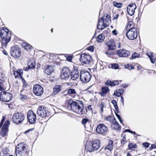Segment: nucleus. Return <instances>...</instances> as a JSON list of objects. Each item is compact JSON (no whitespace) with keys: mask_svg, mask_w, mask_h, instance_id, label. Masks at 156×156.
Here are the masks:
<instances>
[{"mask_svg":"<svg viewBox=\"0 0 156 156\" xmlns=\"http://www.w3.org/2000/svg\"><path fill=\"white\" fill-rule=\"evenodd\" d=\"M69 106L70 107L71 110L75 113L81 115L83 114L84 112V106L82 103L73 101L70 99L67 104V106Z\"/></svg>","mask_w":156,"mask_h":156,"instance_id":"f257e3e1","label":"nucleus"},{"mask_svg":"<svg viewBox=\"0 0 156 156\" xmlns=\"http://www.w3.org/2000/svg\"><path fill=\"white\" fill-rule=\"evenodd\" d=\"M5 120V117L3 116L0 123V128L2 129L0 132V139L7 135V133L9 130V122L8 120L4 122Z\"/></svg>","mask_w":156,"mask_h":156,"instance_id":"f03ea898","label":"nucleus"},{"mask_svg":"<svg viewBox=\"0 0 156 156\" xmlns=\"http://www.w3.org/2000/svg\"><path fill=\"white\" fill-rule=\"evenodd\" d=\"M0 37L2 39V45L6 47L7 44L10 41L11 37V34L9 33L7 28H3L0 31Z\"/></svg>","mask_w":156,"mask_h":156,"instance_id":"7ed1b4c3","label":"nucleus"},{"mask_svg":"<svg viewBox=\"0 0 156 156\" xmlns=\"http://www.w3.org/2000/svg\"><path fill=\"white\" fill-rule=\"evenodd\" d=\"M15 152L16 156H25L27 152L26 145L23 143H20L16 147Z\"/></svg>","mask_w":156,"mask_h":156,"instance_id":"20e7f679","label":"nucleus"},{"mask_svg":"<svg viewBox=\"0 0 156 156\" xmlns=\"http://www.w3.org/2000/svg\"><path fill=\"white\" fill-rule=\"evenodd\" d=\"M25 116L21 112H16L12 116V121L16 124H20L24 120Z\"/></svg>","mask_w":156,"mask_h":156,"instance_id":"39448f33","label":"nucleus"},{"mask_svg":"<svg viewBox=\"0 0 156 156\" xmlns=\"http://www.w3.org/2000/svg\"><path fill=\"white\" fill-rule=\"evenodd\" d=\"M91 77V74L88 71L83 70L80 73V79L83 82L87 83L89 82Z\"/></svg>","mask_w":156,"mask_h":156,"instance_id":"423d86ee","label":"nucleus"},{"mask_svg":"<svg viewBox=\"0 0 156 156\" xmlns=\"http://www.w3.org/2000/svg\"><path fill=\"white\" fill-rule=\"evenodd\" d=\"M92 60L91 56L88 54L83 53L80 55V61L85 65L89 64Z\"/></svg>","mask_w":156,"mask_h":156,"instance_id":"0eeeda50","label":"nucleus"},{"mask_svg":"<svg viewBox=\"0 0 156 156\" xmlns=\"http://www.w3.org/2000/svg\"><path fill=\"white\" fill-rule=\"evenodd\" d=\"M12 94L5 91H2L0 93V99L4 102H9L12 98Z\"/></svg>","mask_w":156,"mask_h":156,"instance_id":"6e6552de","label":"nucleus"},{"mask_svg":"<svg viewBox=\"0 0 156 156\" xmlns=\"http://www.w3.org/2000/svg\"><path fill=\"white\" fill-rule=\"evenodd\" d=\"M37 115L41 117H45L48 116L49 114L47 108L44 106H40L37 110Z\"/></svg>","mask_w":156,"mask_h":156,"instance_id":"1a4fd4ad","label":"nucleus"},{"mask_svg":"<svg viewBox=\"0 0 156 156\" xmlns=\"http://www.w3.org/2000/svg\"><path fill=\"white\" fill-rule=\"evenodd\" d=\"M70 74V71L67 67H64L62 68L60 74V78L62 80H66L69 77Z\"/></svg>","mask_w":156,"mask_h":156,"instance_id":"9d476101","label":"nucleus"},{"mask_svg":"<svg viewBox=\"0 0 156 156\" xmlns=\"http://www.w3.org/2000/svg\"><path fill=\"white\" fill-rule=\"evenodd\" d=\"M126 35L129 39L133 40L137 37V29L129 30L126 33Z\"/></svg>","mask_w":156,"mask_h":156,"instance_id":"9b49d317","label":"nucleus"},{"mask_svg":"<svg viewBox=\"0 0 156 156\" xmlns=\"http://www.w3.org/2000/svg\"><path fill=\"white\" fill-rule=\"evenodd\" d=\"M10 53L11 56L14 58L19 57L21 55V51L17 46L12 47Z\"/></svg>","mask_w":156,"mask_h":156,"instance_id":"f8f14e48","label":"nucleus"},{"mask_svg":"<svg viewBox=\"0 0 156 156\" xmlns=\"http://www.w3.org/2000/svg\"><path fill=\"white\" fill-rule=\"evenodd\" d=\"M108 130V129L106 126L102 123L98 124L96 129L97 132L102 135H104L106 133Z\"/></svg>","mask_w":156,"mask_h":156,"instance_id":"ddd939ff","label":"nucleus"},{"mask_svg":"<svg viewBox=\"0 0 156 156\" xmlns=\"http://www.w3.org/2000/svg\"><path fill=\"white\" fill-rule=\"evenodd\" d=\"M27 119L30 124H34L36 121V114L33 111L29 110L27 112Z\"/></svg>","mask_w":156,"mask_h":156,"instance_id":"4468645a","label":"nucleus"},{"mask_svg":"<svg viewBox=\"0 0 156 156\" xmlns=\"http://www.w3.org/2000/svg\"><path fill=\"white\" fill-rule=\"evenodd\" d=\"M34 93L37 96L41 95L43 93L42 87L39 84L35 85L33 89Z\"/></svg>","mask_w":156,"mask_h":156,"instance_id":"2eb2a0df","label":"nucleus"},{"mask_svg":"<svg viewBox=\"0 0 156 156\" xmlns=\"http://www.w3.org/2000/svg\"><path fill=\"white\" fill-rule=\"evenodd\" d=\"M116 53L117 55L121 57H126L130 54L129 51L124 49L117 51Z\"/></svg>","mask_w":156,"mask_h":156,"instance_id":"dca6fc26","label":"nucleus"},{"mask_svg":"<svg viewBox=\"0 0 156 156\" xmlns=\"http://www.w3.org/2000/svg\"><path fill=\"white\" fill-rule=\"evenodd\" d=\"M136 7L134 4L129 5L127 7V12L128 14L130 16H133L135 12V10Z\"/></svg>","mask_w":156,"mask_h":156,"instance_id":"f3484780","label":"nucleus"},{"mask_svg":"<svg viewBox=\"0 0 156 156\" xmlns=\"http://www.w3.org/2000/svg\"><path fill=\"white\" fill-rule=\"evenodd\" d=\"M79 76V72L77 68L76 67H73V70L71 73V79L72 80H75L77 79Z\"/></svg>","mask_w":156,"mask_h":156,"instance_id":"a211bd4d","label":"nucleus"},{"mask_svg":"<svg viewBox=\"0 0 156 156\" xmlns=\"http://www.w3.org/2000/svg\"><path fill=\"white\" fill-rule=\"evenodd\" d=\"M107 24L104 21L103 18H100L98 21L97 28L100 30H102L107 27Z\"/></svg>","mask_w":156,"mask_h":156,"instance_id":"6ab92c4d","label":"nucleus"},{"mask_svg":"<svg viewBox=\"0 0 156 156\" xmlns=\"http://www.w3.org/2000/svg\"><path fill=\"white\" fill-rule=\"evenodd\" d=\"M54 71V67L51 66L47 65L44 68V72L45 73L48 75H50Z\"/></svg>","mask_w":156,"mask_h":156,"instance_id":"aec40b11","label":"nucleus"},{"mask_svg":"<svg viewBox=\"0 0 156 156\" xmlns=\"http://www.w3.org/2000/svg\"><path fill=\"white\" fill-rule=\"evenodd\" d=\"M94 151V148L93 147L92 143L90 142H87L85 146V153L86 152H91Z\"/></svg>","mask_w":156,"mask_h":156,"instance_id":"412c9836","label":"nucleus"},{"mask_svg":"<svg viewBox=\"0 0 156 156\" xmlns=\"http://www.w3.org/2000/svg\"><path fill=\"white\" fill-rule=\"evenodd\" d=\"M107 44L109 50H114L115 48L116 43L113 40L108 41Z\"/></svg>","mask_w":156,"mask_h":156,"instance_id":"4be33fe9","label":"nucleus"},{"mask_svg":"<svg viewBox=\"0 0 156 156\" xmlns=\"http://www.w3.org/2000/svg\"><path fill=\"white\" fill-rule=\"evenodd\" d=\"M23 73V70L22 69H18L16 71H14V75L16 78H22Z\"/></svg>","mask_w":156,"mask_h":156,"instance_id":"5701e85b","label":"nucleus"},{"mask_svg":"<svg viewBox=\"0 0 156 156\" xmlns=\"http://www.w3.org/2000/svg\"><path fill=\"white\" fill-rule=\"evenodd\" d=\"M36 63L34 61H31L28 63V67H26L24 68V69L28 71L29 69H33L35 68Z\"/></svg>","mask_w":156,"mask_h":156,"instance_id":"b1692460","label":"nucleus"},{"mask_svg":"<svg viewBox=\"0 0 156 156\" xmlns=\"http://www.w3.org/2000/svg\"><path fill=\"white\" fill-rule=\"evenodd\" d=\"M92 144L94 151L97 150L99 149L100 147V141L98 140H95L92 143Z\"/></svg>","mask_w":156,"mask_h":156,"instance_id":"393cba45","label":"nucleus"},{"mask_svg":"<svg viewBox=\"0 0 156 156\" xmlns=\"http://www.w3.org/2000/svg\"><path fill=\"white\" fill-rule=\"evenodd\" d=\"M102 91L99 93V94L103 97L106 96L107 93L109 91V89L108 87H103L101 88Z\"/></svg>","mask_w":156,"mask_h":156,"instance_id":"a878e982","label":"nucleus"},{"mask_svg":"<svg viewBox=\"0 0 156 156\" xmlns=\"http://www.w3.org/2000/svg\"><path fill=\"white\" fill-rule=\"evenodd\" d=\"M82 123L84 125L85 128L89 129L90 128L89 121L87 119H83L82 120Z\"/></svg>","mask_w":156,"mask_h":156,"instance_id":"bb28decb","label":"nucleus"},{"mask_svg":"<svg viewBox=\"0 0 156 156\" xmlns=\"http://www.w3.org/2000/svg\"><path fill=\"white\" fill-rule=\"evenodd\" d=\"M102 18H103L104 21L105 23L107 24V26H108L111 22L110 16L106 14Z\"/></svg>","mask_w":156,"mask_h":156,"instance_id":"cd10ccee","label":"nucleus"},{"mask_svg":"<svg viewBox=\"0 0 156 156\" xmlns=\"http://www.w3.org/2000/svg\"><path fill=\"white\" fill-rule=\"evenodd\" d=\"M114 119L113 122L112 123L111 127L112 128L115 129L119 130L120 129V126L118 122H116L115 119V118H114Z\"/></svg>","mask_w":156,"mask_h":156,"instance_id":"c85d7f7f","label":"nucleus"},{"mask_svg":"<svg viewBox=\"0 0 156 156\" xmlns=\"http://www.w3.org/2000/svg\"><path fill=\"white\" fill-rule=\"evenodd\" d=\"M106 85L111 86H114L119 84L118 81L117 80L112 81L110 80H108L105 83Z\"/></svg>","mask_w":156,"mask_h":156,"instance_id":"c756f323","label":"nucleus"},{"mask_svg":"<svg viewBox=\"0 0 156 156\" xmlns=\"http://www.w3.org/2000/svg\"><path fill=\"white\" fill-rule=\"evenodd\" d=\"M68 93L71 94V96L73 98H75L76 96H78L76 90L73 88L69 89L68 90Z\"/></svg>","mask_w":156,"mask_h":156,"instance_id":"7c9ffc66","label":"nucleus"},{"mask_svg":"<svg viewBox=\"0 0 156 156\" xmlns=\"http://www.w3.org/2000/svg\"><path fill=\"white\" fill-rule=\"evenodd\" d=\"M53 93L55 94H57L61 90V87L60 85L55 86L53 88Z\"/></svg>","mask_w":156,"mask_h":156,"instance_id":"2f4dec72","label":"nucleus"},{"mask_svg":"<svg viewBox=\"0 0 156 156\" xmlns=\"http://www.w3.org/2000/svg\"><path fill=\"white\" fill-rule=\"evenodd\" d=\"M137 148V145L136 144L133 143H129L128 145V150H134Z\"/></svg>","mask_w":156,"mask_h":156,"instance_id":"473e14b6","label":"nucleus"},{"mask_svg":"<svg viewBox=\"0 0 156 156\" xmlns=\"http://www.w3.org/2000/svg\"><path fill=\"white\" fill-rule=\"evenodd\" d=\"M135 25L134 24L132 21H129L128 23L127 28V30H131L133 29H136L135 27Z\"/></svg>","mask_w":156,"mask_h":156,"instance_id":"72a5a7b5","label":"nucleus"},{"mask_svg":"<svg viewBox=\"0 0 156 156\" xmlns=\"http://www.w3.org/2000/svg\"><path fill=\"white\" fill-rule=\"evenodd\" d=\"M123 89H119L118 90H115L114 93L113 95H115L117 97H119L123 93Z\"/></svg>","mask_w":156,"mask_h":156,"instance_id":"f704fd0d","label":"nucleus"},{"mask_svg":"<svg viewBox=\"0 0 156 156\" xmlns=\"http://www.w3.org/2000/svg\"><path fill=\"white\" fill-rule=\"evenodd\" d=\"M105 37L103 34H99L97 38V41L98 42H101L104 40Z\"/></svg>","mask_w":156,"mask_h":156,"instance_id":"c9c22d12","label":"nucleus"},{"mask_svg":"<svg viewBox=\"0 0 156 156\" xmlns=\"http://www.w3.org/2000/svg\"><path fill=\"white\" fill-rule=\"evenodd\" d=\"M113 142L111 140H110L108 142V144L106 148L110 151H111L113 148Z\"/></svg>","mask_w":156,"mask_h":156,"instance_id":"e433bc0d","label":"nucleus"},{"mask_svg":"<svg viewBox=\"0 0 156 156\" xmlns=\"http://www.w3.org/2000/svg\"><path fill=\"white\" fill-rule=\"evenodd\" d=\"M22 46L27 50L31 49L32 48V46L31 45L26 43H23L22 44Z\"/></svg>","mask_w":156,"mask_h":156,"instance_id":"4c0bfd02","label":"nucleus"},{"mask_svg":"<svg viewBox=\"0 0 156 156\" xmlns=\"http://www.w3.org/2000/svg\"><path fill=\"white\" fill-rule=\"evenodd\" d=\"M113 105L115 107V110H116L117 112H119V108L118 106L117 102L115 100H113L111 101Z\"/></svg>","mask_w":156,"mask_h":156,"instance_id":"58836bf2","label":"nucleus"},{"mask_svg":"<svg viewBox=\"0 0 156 156\" xmlns=\"http://www.w3.org/2000/svg\"><path fill=\"white\" fill-rule=\"evenodd\" d=\"M113 4L114 6L119 8H121L122 5L121 3H118L117 2H113Z\"/></svg>","mask_w":156,"mask_h":156,"instance_id":"ea45409f","label":"nucleus"},{"mask_svg":"<svg viewBox=\"0 0 156 156\" xmlns=\"http://www.w3.org/2000/svg\"><path fill=\"white\" fill-rule=\"evenodd\" d=\"M5 74L3 71L1 70V71H0V80L2 81L3 80L5 79Z\"/></svg>","mask_w":156,"mask_h":156,"instance_id":"a19ab883","label":"nucleus"},{"mask_svg":"<svg viewBox=\"0 0 156 156\" xmlns=\"http://www.w3.org/2000/svg\"><path fill=\"white\" fill-rule=\"evenodd\" d=\"M23 90H21L20 91V98L21 99H25L27 98V96L22 93Z\"/></svg>","mask_w":156,"mask_h":156,"instance_id":"79ce46f5","label":"nucleus"},{"mask_svg":"<svg viewBox=\"0 0 156 156\" xmlns=\"http://www.w3.org/2000/svg\"><path fill=\"white\" fill-rule=\"evenodd\" d=\"M125 68L129 70L133 69H134V67L132 65H127L125 66Z\"/></svg>","mask_w":156,"mask_h":156,"instance_id":"37998d69","label":"nucleus"},{"mask_svg":"<svg viewBox=\"0 0 156 156\" xmlns=\"http://www.w3.org/2000/svg\"><path fill=\"white\" fill-rule=\"evenodd\" d=\"M111 66L112 69H118L119 68L118 65L116 63L112 64Z\"/></svg>","mask_w":156,"mask_h":156,"instance_id":"c03bdc74","label":"nucleus"},{"mask_svg":"<svg viewBox=\"0 0 156 156\" xmlns=\"http://www.w3.org/2000/svg\"><path fill=\"white\" fill-rule=\"evenodd\" d=\"M113 117L112 116H109L108 117H106L105 118V119L108 121H110V122H112L113 120ZM113 120H114L113 119Z\"/></svg>","mask_w":156,"mask_h":156,"instance_id":"a18cd8bd","label":"nucleus"},{"mask_svg":"<svg viewBox=\"0 0 156 156\" xmlns=\"http://www.w3.org/2000/svg\"><path fill=\"white\" fill-rule=\"evenodd\" d=\"M104 104L103 102L101 103L99 105V107L100 108V110L101 113H102L103 112V108L104 107Z\"/></svg>","mask_w":156,"mask_h":156,"instance_id":"49530a36","label":"nucleus"},{"mask_svg":"<svg viewBox=\"0 0 156 156\" xmlns=\"http://www.w3.org/2000/svg\"><path fill=\"white\" fill-rule=\"evenodd\" d=\"M126 136L124 135L123 136L122 139L121 140V143L122 144H124L126 143Z\"/></svg>","mask_w":156,"mask_h":156,"instance_id":"de8ad7c7","label":"nucleus"},{"mask_svg":"<svg viewBox=\"0 0 156 156\" xmlns=\"http://www.w3.org/2000/svg\"><path fill=\"white\" fill-rule=\"evenodd\" d=\"M139 56V55L137 53H134L132 55V57L133 58H135L138 57Z\"/></svg>","mask_w":156,"mask_h":156,"instance_id":"09e8293b","label":"nucleus"},{"mask_svg":"<svg viewBox=\"0 0 156 156\" xmlns=\"http://www.w3.org/2000/svg\"><path fill=\"white\" fill-rule=\"evenodd\" d=\"M125 131L128 132L134 135H136V133L135 132L132 131L129 129H126L125 130Z\"/></svg>","mask_w":156,"mask_h":156,"instance_id":"8fccbe9b","label":"nucleus"},{"mask_svg":"<svg viewBox=\"0 0 156 156\" xmlns=\"http://www.w3.org/2000/svg\"><path fill=\"white\" fill-rule=\"evenodd\" d=\"M143 145L145 147L147 148L149 147L150 144L148 143L145 142L143 143Z\"/></svg>","mask_w":156,"mask_h":156,"instance_id":"3c124183","label":"nucleus"},{"mask_svg":"<svg viewBox=\"0 0 156 156\" xmlns=\"http://www.w3.org/2000/svg\"><path fill=\"white\" fill-rule=\"evenodd\" d=\"M88 50L92 52H93L94 51V48L93 46L89 47L88 48Z\"/></svg>","mask_w":156,"mask_h":156,"instance_id":"603ef678","label":"nucleus"},{"mask_svg":"<svg viewBox=\"0 0 156 156\" xmlns=\"http://www.w3.org/2000/svg\"><path fill=\"white\" fill-rule=\"evenodd\" d=\"M66 59L69 62H71L72 59V57L71 56H68L66 58Z\"/></svg>","mask_w":156,"mask_h":156,"instance_id":"864d4df0","label":"nucleus"},{"mask_svg":"<svg viewBox=\"0 0 156 156\" xmlns=\"http://www.w3.org/2000/svg\"><path fill=\"white\" fill-rule=\"evenodd\" d=\"M112 33L113 34L116 35L118 34V32L117 31L115 30H113L112 31Z\"/></svg>","mask_w":156,"mask_h":156,"instance_id":"5fc2aeb1","label":"nucleus"},{"mask_svg":"<svg viewBox=\"0 0 156 156\" xmlns=\"http://www.w3.org/2000/svg\"><path fill=\"white\" fill-rule=\"evenodd\" d=\"M119 15L118 14H117L115 15L114 16L113 19H117L119 16Z\"/></svg>","mask_w":156,"mask_h":156,"instance_id":"6e6d98bb","label":"nucleus"},{"mask_svg":"<svg viewBox=\"0 0 156 156\" xmlns=\"http://www.w3.org/2000/svg\"><path fill=\"white\" fill-rule=\"evenodd\" d=\"M151 149H153L154 148H156V145L155 144H152L151 147Z\"/></svg>","mask_w":156,"mask_h":156,"instance_id":"4d7b16f0","label":"nucleus"},{"mask_svg":"<svg viewBox=\"0 0 156 156\" xmlns=\"http://www.w3.org/2000/svg\"><path fill=\"white\" fill-rule=\"evenodd\" d=\"M115 115H116V117H117V118H118V119H120L121 118L120 115L119 114L116 113H115Z\"/></svg>","mask_w":156,"mask_h":156,"instance_id":"13d9d810","label":"nucleus"},{"mask_svg":"<svg viewBox=\"0 0 156 156\" xmlns=\"http://www.w3.org/2000/svg\"><path fill=\"white\" fill-rule=\"evenodd\" d=\"M121 102L122 103V104H124V99L123 98L122 96H121Z\"/></svg>","mask_w":156,"mask_h":156,"instance_id":"bf43d9fd","label":"nucleus"},{"mask_svg":"<svg viewBox=\"0 0 156 156\" xmlns=\"http://www.w3.org/2000/svg\"><path fill=\"white\" fill-rule=\"evenodd\" d=\"M141 68V67L140 66H137V68L138 70L140 69Z\"/></svg>","mask_w":156,"mask_h":156,"instance_id":"052dcab7","label":"nucleus"},{"mask_svg":"<svg viewBox=\"0 0 156 156\" xmlns=\"http://www.w3.org/2000/svg\"><path fill=\"white\" fill-rule=\"evenodd\" d=\"M119 121L120 122V123L122 124H123V120H122L121 119V118H120V119H119Z\"/></svg>","mask_w":156,"mask_h":156,"instance_id":"680f3d73","label":"nucleus"},{"mask_svg":"<svg viewBox=\"0 0 156 156\" xmlns=\"http://www.w3.org/2000/svg\"><path fill=\"white\" fill-rule=\"evenodd\" d=\"M87 108H88V109L89 110H91L92 109V108H91V106L90 105H88V106H87Z\"/></svg>","mask_w":156,"mask_h":156,"instance_id":"e2e57ef3","label":"nucleus"},{"mask_svg":"<svg viewBox=\"0 0 156 156\" xmlns=\"http://www.w3.org/2000/svg\"><path fill=\"white\" fill-rule=\"evenodd\" d=\"M4 90V88L3 87L0 85V90Z\"/></svg>","mask_w":156,"mask_h":156,"instance_id":"0e129e2a","label":"nucleus"},{"mask_svg":"<svg viewBox=\"0 0 156 156\" xmlns=\"http://www.w3.org/2000/svg\"><path fill=\"white\" fill-rule=\"evenodd\" d=\"M21 79H22V81H23V83H26V81L25 80H24V79L23 78V77H22V78H20Z\"/></svg>","mask_w":156,"mask_h":156,"instance_id":"69168bd1","label":"nucleus"},{"mask_svg":"<svg viewBox=\"0 0 156 156\" xmlns=\"http://www.w3.org/2000/svg\"><path fill=\"white\" fill-rule=\"evenodd\" d=\"M3 53L5 55H7V52L6 51H3Z\"/></svg>","mask_w":156,"mask_h":156,"instance_id":"338daca9","label":"nucleus"},{"mask_svg":"<svg viewBox=\"0 0 156 156\" xmlns=\"http://www.w3.org/2000/svg\"><path fill=\"white\" fill-rule=\"evenodd\" d=\"M127 156H132L128 152L127 154Z\"/></svg>","mask_w":156,"mask_h":156,"instance_id":"774afa93","label":"nucleus"}]
</instances>
